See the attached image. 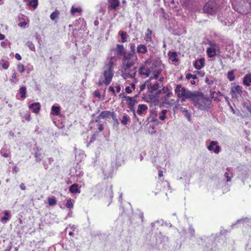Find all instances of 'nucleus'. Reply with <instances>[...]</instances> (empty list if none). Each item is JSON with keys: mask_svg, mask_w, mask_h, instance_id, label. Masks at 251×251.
<instances>
[{"mask_svg": "<svg viewBox=\"0 0 251 251\" xmlns=\"http://www.w3.org/2000/svg\"><path fill=\"white\" fill-rule=\"evenodd\" d=\"M123 57L122 68L125 72L128 71L134 66L138 60L136 53L129 52H126Z\"/></svg>", "mask_w": 251, "mask_h": 251, "instance_id": "nucleus-1", "label": "nucleus"}, {"mask_svg": "<svg viewBox=\"0 0 251 251\" xmlns=\"http://www.w3.org/2000/svg\"><path fill=\"white\" fill-rule=\"evenodd\" d=\"M196 95L197 100H194L193 101V104L196 107L201 111H204L210 107L211 104L204 100H201V98L203 97L202 93L197 91Z\"/></svg>", "mask_w": 251, "mask_h": 251, "instance_id": "nucleus-2", "label": "nucleus"}, {"mask_svg": "<svg viewBox=\"0 0 251 251\" xmlns=\"http://www.w3.org/2000/svg\"><path fill=\"white\" fill-rule=\"evenodd\" d=\"M208 44L209 46L206 49L207 55L209 58H213L220 53V46L215 42L208 40Z\"/></svg>", "mask_w": 251, "mask_h": 251, "instance_id": "nucleus-3", "label": "nucleus"}, {"mask_svg": "<svg viewBox=\"0 0 251 251\" xmlns=\"http://www.w3.org/2000/svg\"><path fill=\"white\" fill-rule=\"evenodd\" d=\"M197 91H191L186 88L182 87L180 84H177L175 89V92L178 98L182 96H186V98H192Z\"/></svg>", "mask_w": 251, "mask_h": 251, "instance_id": "nucleus-4", "label": "nucleus"}, {"mask_svg": "<svg viewBox=\"0 0 251 251\" xmlns=\"http://www.w3.org/2000/svg\"><path fill=\"white\" fill-rule=\"evenodd\" d=\"M218 9V5L217 4L215 1H211L204 4L203 11L204 13L213 15L216 13Z\"/></svg>", "mask_w": 251, "mask_h": 251, "instance_id": "nucleus-5", "label": "nucleus"}, {"mask_svg": "<svg viewBox=\"0 0 251 251\" xmlns=\"http://www.w3.org/2000/svg\"><path fill=\"white\" fill-rule=\"evenodd\" d=\"M154 237L155 238V245L158 248L163 247L169 240L168 237L164 235L160 231L155 233Z\"/></svg>", "mask_w": 251, "mask_h": 251, "instance_id": "nucleus-6", "label": "nucleus"}, {"mask_svg": "<svg viewBox=\"0 0 251 251\" xmlns=\"http://www.w3.org/2000/svg\"><path fill=\"white\" fill-rule=\"evenodd\" d=\"M161 92L159 90L154 92L149 93L148 102L153 103L155 106L158 105L160 102L159 97Z\"/></svg>", "mask_w": 251, "mask_h": 251, "instance_id": "nucleus-7", "label": "nucleus"}, {"mask_svg": "<svg viewBox=\"0 0 251 251\" xmlns=\"http://www.w3.org/2000/svg\"><path fill=\"white\" fill-rule=\"evenodd\" d=\"M237 177L243 185H245L249 177L248 169L247 167H239Z\"/></svg>", "mask_w": 251, "mask_h": 251, "instance_id": "nucleus-8", "label": "nucleus"}, {"mask_svg": "<svg viewBox=\"0 0 251 251\" xmlns=\"http://www.w3.org/2000/svg\"><path fill=\"white\" fill-rule=\"evenodd\" d=\"M214 237L211 236L209 237H207L204 239L207 244L206 245L207 251H215L218 249L217 244L215 242H213Z\"/></svg>", "mask_w": 251, "mask_h": 251, "instance_id": "nucleus-9", "label": "nucleus"}, {"mask_svg": "<svg viewBox=\"0 0 251 251\" xmlns=\"http://www.w3.org/2000/svg\"><path fill=\"white\" fill-rule=\"evenodd\" d=\"M103 75L104 78V83L107 86L110 83L113 77V71L106 69L104 71Z\"/></svg>", "mask_w": 251, "mask_h": 251, "instance_id": "nucleus-10", "label": "nucleus"}, {"mask_svg": "<svg viewBox=\"0 0 251 251\" xmlns=\"http://www.w3.org/2000/svg\"><path fill=\"white\" fill-rule=\"evenodd\" d=\"M207 148L209 151H213L215 153H218L221 150L218 143L215 141H210Z\"/></svg>", "mask_w": 251, "mask_h": 251, "instance_id": "nucleus-11", "label": "nucleus"}, {"mask_svg": "<svg viewBox=\"0 0 251 251\" xmlns=\"http://www.w3.org/2000/svg\"><path fill=\"white\" fill-rule=\"evenodd\" d=\"M113 50L116 52V54L119 58L123 56L126 53V50L124 45L122 44H117L116 48Z\"/></svg>", "mask_w": 251, "mask_h": 251, "instance_id": "nucleus-12", "label": "nucleus"}, {"mask_svg": "<svg viewBox=\"0 0 251 251\" xmlns=\"http://www.w3.org/2000/svg\"><path fill=\"white\" fill-rule=\"evenodd\" d=\"M241 224H242L244 226H247L251 227V218H243L238 220L235 223L232 224L231 226L233 227L236 225Z\"/></svg>", "mask_w": 251, "mask_h": 251, "instance_id": "nucleus-13", "label": "nucleus"}, {"mask_svg": "<svg viewBox=\"0 0 251 251\" xmlns=\"http://www.w3.org/2000/svg\"><path fill=\"white\" fill-rule=\"evenodd\" d=\"M242 92L241 86L237 85L231 88L230 93L232 98H236L237 95H241Z\"/></svg>", "mask_w": 251, "mask_h": 251, "instance_id": "nucleus-14", "label": "nucleus"}, {"mask_svg": "<svg viewBox=\"0 0 251 251\" xmlns=\"http://www.w3.org/2000/svg\"><path fill=\"white\" fill-rule=\"evenodd\" d=\"M34 156L35 157V160L36 162H38L42 160L43 158L42 154L43 152V149L41 148H39L37 147L36 148L34 149Z\"/></svg>", "mask_w": 251, "mask_h": 251, "instance_id": "nucleus-15", "label": "nucleus"}, {"mask_svg": "<svg viewBox=\"0 0 251 251\" xmlns=\"http://www.w3.org/2000/svg\"><path fill=\"white\" fill-rule=\"evenodd\" d=\"M162 65L161 61L157 60L153 62L149 68L151 70V72H157L158 70L162 71Z\"/></svg>", "mask_w": 251, "mask_h": 251, "instance_id": "nucleus-16", "label": "nucleus"}, {"mask_svg": "<svg viewBox=\"0 0 251 251\" xmlns=\"http://www.w3.org/2000/svg\"><path fill=\"white\" fill-rule=\"evenodd\" d=\"M122 98L125 99L127 101L128 107H134L137 103V101L133 97H131L126 95H124L122 97Z\"/></svg>", "mask_w": 251, "mask_h": 251, "instance_id": "nucleus-17", "label": "nucleus"}, {"mask_svg": "<svg viewBox=\"0 0 251 251\" xmlns=\"http://www.w3.org/2000/svg\"><path fill=\"white\" fill-rule=\"evenodd\" d=\"M108 9L109 10H116L120 5L119 0H108Z\"/></svg>", "mask_w": 251, "mask_h": 251, "instance_id": "nucleus-18", "label": "nucleus"}, {"mask_svg": "<svg viewBox=\"0 0 251 251\" xmlns=\"http://www.w3.org/2000/svg\"><path fill=\"white\" fill-rule=\"evenodd\" d=\"M29 108L35 114H38L41 109L40 103L38 102H35L29 105Z\"/></svg>", "mask_w": 251, "mask_h": 251, "instance_id": "nucleus-19", "label": "nucleus"}, {"mask_svg": "<svg viewBox=\"0 0 251 251\" xmlns=\"http://www.w3.org/2000/svg\"><path fill=\"white\" fill-rule=\"evenodd\" d=\"M204 59L203 58H201L199 60H196L194 62L193 66L195 69L198 70L201 69L204 66Z\"/></svg>", "mask_w": 251, "mask_h": 251, "instance_id": "nucleus-20", "label": "nucleus"}, {"mask_svg": "<svg viewBox=\"0 0 251 251\" xmlns=\"http://www.w3.org/2000/svg\"><path fill=\"white\" fill-rule=\"evenodd\" d=\"M3 216L0 218V221L2 224H5L11 219V214L9 211L6 210L3 211Z\"/></svg>", "mask_w": 251, "mask_h": 251, "instance_id": "nucleus-21", "label": "nucleus"}, {"mask_svg": "<svg viewBox=\"0 0 251 251\" xmlns=\"http://www.w3.org/2000/svg\"><path fill=\"white\" fill-rule=\"evenodd\" d=\"M243 84L247 87L251 85V74L248 73L246 74L243 77L242 80Z\"/></svg>", "mask_w": 251, "mask_h": 251, "instance_id": "nucleus-22", "label": "nucleus"}, {"mask_svg": "<svg viewBox=\"0 0 251 251\" xmlns=\"http://www.w3.org/2000/svg\"><path fill=\"white\" fill-rule=\"evenodd\" d=\"M151 73V69L146 68L145 66H141L139 69V74L142 75L149 76Z\"/></svg>", "mask_w": 251, "mask_h": 251, "instance_id": "nucleus-23", "label": "nucleus"}, {"mask_svg": "<svg viewBox=\"0 0 251 251\" xmlns=\"http://www.w3.org/2000/svg\"><path fill=\"white\" fill-rule=\"evenodd\" d=\"M159 84L157 82H155L153 85L150 83H149V85H148V90L149 93H151L152 92H154L155 91L159 90Z\"/></svg>", "mask_w": 251, "mask_h": 251, "instance_id": "nucleus-24", "label": "nucleus"}, {"mask_svg": "<svg viewBox=\"0 0 251 251\" xmlns=\"http://www.w3.org/2000/svg\"><path fill=\"white\" fill-rule=\"evenodd\" d=\"M105 196L109 197V202L107 206H109L112 201L113 194L112 191V185H110L109 187H107L106 189Z\"/></svg>", "mask_w": 251, "mask_h": 251, "instance_id": "nucleus-25", "label": "nucleus"}, {"mask_svg": "<svg viewBox=\"0 0 251 251\" xmlns=\"http://www.w3.org/2000/svg\"><path fill=\"white\" fill-rule=\"evenodd\" d=\"M61 107L57 104H53L51 108V113L53 116H58L60 113Z\"/></svg>", "mask_w": 251, "mask_h": 251, "instance_id": "nucleus-26", "label": "nucleus"}, {"mask_svg": "<svg viewBox=\"0 0 251 251\" xmlns=\"http://www.w3.org/2000/svg\"><path fill=\"white\" fill-rule=\"evenodd\" d=\"M180 2L183 7L191 8L193 6L194 0H180Z\"/></svg>", "mask_w": 251, "mask_h": 251, "instance_id": "nucleus-27", "label": "nucleus"}, {"mask_svg": "<svg viewBox=\"0 0 251 251\" xmlns=\"http://www.w3.org/2000/svg\"><path fill=\"white\" fill-rule=\"evenodd\" d=\"M187 234H189V238L190 240L193 241L194 239L196 238L195 230L193 227L192 225H190L187 229Z\"/></svg>", "mask_w": 251, "mask_h": 251, "instance_id": "nucleus-28", "label": "nucleus"}, {"mask_svg": "<svg viewBox=\"0 0 251 251\" xmlns=\"http://www.w3.org/2000/svg\"><path fill=\"white\" fill-rule=\"evenodd\" d=\"M148 52L147 46L144 44H140L137 47V52L139 54H146Z\"/></svg>", "mask_w": 251, "mask_h": 251, "instance_id": "nucleus-29", "label": "nucleus"}, {"mask_svg": "<svg viewBox=\"0 0 251 251\" xmlns=\"http://www.w3.org/2000/svg\"><path fill=\"white\" fill-rule=\"evenodd\" d=\"M69 191L73 194L80 193V191L78 184L77 183H74L71 185L69 187Z\"/></svg>", "mask_w": 251, "mask_h": 251, "instance_id": "nucleus-30", "label": "nucleus"}, {"mask_svg": "<svg viewBox=\"0 0 251 251\" xmlns=\"http://www.w3.org/2000/svg\"><path fill=\"white\" fill-rule=\"evenodd\" d=\"M164 221L163 219L158 220L151 224L152 230L157 229L158 228L164 225Z\"/></svg>", "mask_w": 251, "mask_h": 251, "instance_id": "nucleus-31", "label": "nucleus"}, {"mask_svg": "<svg viewBox=\"0 0 251 251\" xmlns=\"http://www.w3.org/2000/svg\"><path fill=\"white\" fill-rule=\"evenodd\" d=\"M148 109V106L144 104H140L138 105V109L137 113L138 115H142L144 112L146 111Z\"/></svg>", "mask_w": 251, "mask_h": 251, "instance_id": "nucleus-32", "label": "nucleus"}, {"mask_svg": "<svg viewBox=\"0 0 251 251\" xmlns=\"http://www.w3.org/2000/svg\"><path fill=\"white\" fill-rule=\"evenodd\" d=\"M169 59L174 62L178 61L177 53L175 51H169L168 53Z\"/></svg>", "mask_w": 251, "mask_h": 251, "instance_id": "nucleus-33", "label": "nucleus"}, {"mask_svg": "<svg viewBox=\"0 0 251 251\" xmlns=\"http://www.w3.org/2000/svg\"><path fill=\"white\" fill-rule=\"evenodd\" d=\"M116 165L117 166H119L121 165L122 163L124 161V157L122 155V153L118 152L117 153L116 156Z\"/></svg>", "mask_w": 251, "mask_h": 251, "instance_id": "nucleus-34", "label": "nucleus"}, {"mask_svg": "<svg viewBox=\"0 0 251 251\" xmlns=\"http://www.w3.org/2000/svg\"><path fill=\"white\" fill-rule=\"evenodd\" d=\"M118 34L121 37V43H124L127 41L128 35H127V33L126 31L120 30L119 31Z\"/></svg>", "mask_w": 251, "mask_h": 251, "instance_id": "nucleus-35", "label": "nucleus"}, {"mask_svg": "<svg viewBox=\"0 0 251 251\" xmlns=\"http://www.w3.org/2000/svg\"><path fill=\"white\" fill-rule=\"evenodd\" d=\"M25 1L27 2V5L34 9L37 7L38 5V0H25Z\"/></svg>", "mask_w": 251, "mask_h": 251, "instance_id": "nucleus-36", "label": "nucleus"}, {"mask_svg": "<svg viewBox=\"0 0 251 251\" xmlns=\"http://www.w3.org/2000/svg\"><path fill=\"white\" fill-rule=\"evenodd\" d=\"M236 71V69H233L229 71L227 73V78L230 81H232L235 80V77L234 73Z\"/></svg>", "mask_w": 251, "mask_h": 251, "instance_id": "nucleus-37", "label": "nucleus"}, {"mask_svg": "<svg viewBox=\"0 0 251 251\" xmlns=\"http://www.w3.org/2000/svg\"><path fill=\"white\" fill-rule=\"evenodd\" d=\"M161 93L166 94L167 97H171L173 96V93L171 92L167 86H163L161 89H160Z\"/></svg>", "mask_w": 251, "mask_h": 251, "instance_id": "nucleus-38", "label": "nucleus"}, {"mask_svg": "<svg viewBox=\"0 0 251 251\" xmlns=\"http://www.w3.org/2000/svg\"><path fill=\"white\" fill-rule=\"evenodd\" d=\"M19 91L21 98L22 100L25 99L26 98V87L25 86H22L20 88Z\"/></svg>", "mask_w": 251, "mask_h": 251, "instance_id": "nucleus-39", "label": "nucleus"}, {"mask_svg": "<svg viewBox=\"0 0 251 251\" xmlns=\"http://www.w3.org/2000/svg\"><path fill=\"white\" fill-rule=\"evenodd\" d=\"M112 112L110 111H101L100 114V117H101V119H105L109 118L110 116L111 117Z\"/></svg>", "mask_w": 251, "mask_h": 251, "instance_id": "nucleus-40", "label": "nucleus"}, {"mask_svg": "<svg viewBox=\"0 0 251 251\" xmlns=\"http://www.w3.org/2000/svg\"><path fill=\"white\" fill-rule=\"evenodd\" d=\"M82 12V9L80 7H76L74 6H72L70 12L72 15H75L76 13H81Z\"/></svg>", "mask_w": 251, "mask_h": 251, "instance_id": "nucleus-41", "label": "nucleus"}, {"mask_svg": "<svg viewBox=\"0 0 251 251\" xmlns=\"http://www.w3.org/2000/svg\"><path fill=\"white\" fill-rule=\"evenodd\" d=\"M48 202L50 206H53L57 203V201L54 196L49 197L48 198Z\"/></svg>", "mask_w": 251, "mask_h": 251, "instance_id": "nucleus-42", "label": "nucleus"}, {"mask_svg": "<svg viewBox=\"0 0 251 251\" xmlns=\"http://www.w3.org/2000/svg\"><path fill=\"white\" fill-rule=\"evenodd\" d=\"M130 121V117L127 115L124 114L121 120V123L123 125L126 126Z\"/></svg>", "mask_w": 251, "mask_h": 251, "instance_id": "nucleus-43", "label": "nucleus"}, {"mask_svg": "<svg viewBox=\"0 0 251 251\" xmlns=\"http://www.w3.org/2000/svg\"><path fill=\"white\" fill-rule=\"evenodd\" d=\"M151 79H152V77H150L148 80H147L144 83L140 86V91L139 93H140L141 92L143 91L146 88V86L148 87V85H149V83L150 82Z\"/></svg>", "mask_w": 251, "mask_h": 251, "instance_id": "nucleus-44", "label": "nucleus"}, {"mask_svg": "<svg viewBox=\"0 0 251 251\" xmlns=\"http://www.w3.org/2000/svg\"><path fill=\"white\" fill-rule=\"evenodd\" d=\"M152 30L150 28H148L147 32L145 34L146 41L147 42H151L152 41L151 38Z\"/></svg>", "mask_w": 251, "mask_h": 251, "instance_id": "nucleus-45", "label": "nucleus"}, {"mask_svg": "<svg viewBox=\"0 0 251 251\" xmlns=\"http://www.w3.org/2000/svg\"><path fill=\"white\" fill-rule=\"evenodd\" d=\"M170 97H167V96H165L161 98L162 100V105H167L166 107H169L171 105V102L169 100Z\"/></svg>", "mask_w": 251, "mask_h": 251, "instance_id": "nucleus-46", "label": "nucleus"}, {"mask_svg": "<svg viewBox=\"0 0 251 251\" xmlns=\"http://www.w3.org/2000/svg\"><path fill=\"white\" fill-rule=\"evenodd\" d=\"M137 68L136 67H134L132 70H128L127 75H128V77L133 78L135 77Z\"/></svg>", "mask_w": 251, "mask_h": 251, "instance_id": "nucleus-47", "label": "nucleus"}, {"mask_svg": "<svg viewBox=\"0 0 251 251\" xmlns=\"http://www.w3.org/2000/svg\"><path fill=\"white\" fill-rule=\"evenodd\" d=\"M181 111L184 115V116L187 118L188 121L191 120V116L188 110L185 108H182Z\"/></svg>", "mask_w": 251, "mask_h": 251, "instance_id": "nucleus-48", "label": "nucleus"}, {"mask_svg": "<svg viewBox=\"0 0 251 251\" xmlns=\"http://www.w3.org/2000/svg\"><path fill=\"white\" fill-rule=\"evenodd\" d=\"M60 12L58 10H55L50 15V18L51 20L54 21L59 15Z\"/></svg>", "mask_w": 251, "mask_h": 251, "instance_id": "nucleus-49", "label": "nucleus"}, {"mask_svg": "<svg viewBox=\"0 0 251 251\" xmlns=\"http://www.w3.org/2000/svg\"><path fill=\"white\" fill-rule=\"evenodd\" d=\"M168 111L166 109H163L161 111L159 119L161 121H164L166 118V114Z\"/></svg>", "mask_w": 251, "mask_h": 251, "instance_id": "nucleus-50", "label": "nucleus"}, {"mask_svg": "<svg viewBox=\"0 0 251 251\" xmlns=\"http://www.w3.org/2000/svg\"><path fill=\"white\" fill-rule=\"evenodd\" d=\"M111 118L114 121V126H118L119 125V123L118 122V120L116 117V113L114 112H112V114L111 115Z\"/></svg>", "mask_w": 251, "mask_h": 251, "instance_id": "nucleus-51", "label": "nucleus"}, {"mask_svg": "<svg viewBox=\"0 0 251 251\" xmlns=\"http://www.w3.org/2000/svg\"><path fill=\"white\" fill-rule=\"evenodd\" d=\"M193 96H194L192 98H186V96H182V97H180L179 99H181V102L185 101L186 100H187V99H190L193 102L194 100H197L196 94H194Z\"/></svg>", "mask_w": 251, "mask_h": 251, "instance_id": "nucleus-52", "label": "nucleus"}, {"mask_svg": "<svg viewBox=\"0 0 251 251\" xmlns=\"http://www.w3.org/2000/svg\"><path fill=\"white\" fill-rule=\"evenodd\" d=\"M25 45L29 48V49L32 51H35V48L34 45L30 41H28L26 42Z\"/></svg>", "mask_w": 251, "mask_h": 251, "instance_id": "nucleus-53", "label": "nucleus"}, {"mask_svg": "<svg viewBox=\"0 0 251 251\" xmlns=\"http://www.w3.org/2000/svg\"><path fill=\"white\" fill-rule=\"evenodd\" d=\"M232 5L237 12L240 13H244L245 11L244 9L242 7L241 8L240 6L238 7V6L235 5L234 3H232Z\"/></svg>", "mask_w": 251, "mask_h": 251, "instance_id": "nucleus-54", "label": "nucleus"}, {"mask_svg": "<svg viewBox=\"0 0 251 251\" xmlns=\"http://www.w3.org/2000/svg\"><path fill=\"white\" fill-rule=\"evenodd\" d=\"M18 71L21 73H23L25 71V68L23 64L19 63L17 66Z\"/></svg>", "mask_w": 251, "mask_h": 251, "instance_id": "nucleus-55", "label": "nucleus"}, {"mask_svg": "<svg viewBox=\"0 0 251 251\" xmlns=\"http://www.w3.org/2000/svg\"><path fill=\"white\" fill-rule=\"evenodd\" d=\"M1 61L2 62V63H0V65L1 66V67L3 69H4L5 70L7 69L9 66V63L7 62V61H5L4 60H2Z\"/></svg>", "mask_w": 251, "mask_h": 251, "instance_id": "nucleus-56", "label": "nucleus"}, {"mask_svg": "<svg viewBox=\"0 0 251 251\" xmlns=\"http://www.w3.org/2000/svg\"><path fill=\"white\" fill-rule=\"evenodd\" d=\"M129 48H130V51L129 52H132L133 53H136L135 51V44L134 43H131L129 44Z\"/></svg>", "mask_w": 251, "mask_h": 251, "instance_id": "nucleus-57", "label": "nucleus"}, {"mask_svg": "<svg viewBox=\"0 0 251 251\" xmlns=\"http://www.w3.org/2000/svg\"><path fill=\"white\" fill-rule=\"evenodd\" d=\"M66 206L68 208H72L74 206V204L71 201V199L70 198L67 200L66 203Z\"/></svg>", "mask_w": 251, "mask_h": 251, "instance_id": "nucleus-58", "label": "nucleus"}, {"mask_svg": "<svg viewBox=\"0 0 251 251\" xmlns=\"http://www.w3.org/2000/svg\"><path fill=\"white\" fill-rule=\"evenodd\" d=\"M186 78L187 80H189L191 78H193V79H196L197 78V75H192L190 73H187L186 75Z\"/></svg>", "mask_w": 251, "mask_h": 251, "instance_id": "nucleus-59", "label": "nucleus"}, {"mask_svg": "<svg viewBox=\"0 0 251 251\" xmlns=\"http://www.w3.org/2000/svg\"><path fill=\"white\" fill-rule=\"evenodd\" d=\"M162 71H160V70H158L157 72H153L154 73V76L152 77V79H157L159 78V76L161 73Z\"/></svg>", "mask_w": 251, "mask_h": 251, "instance_id": "nucleus-60", "label": "nucleus"}, {"mask_svg": "<svg viewBox=\"0 0 251 251\" xmlns=\"http://www.w3.org/2000/svg\"><path fill=\"white\" fill-rule=\"evenodd\" d=\"M114 62L110 59L109 62L107 65V70L113 71Z\"/></svg>", "mask_w": 251, "mask_h": 251, "instance_id": "nucleus-61", "label": "nucleus"}, {"mask_svg": "<svg viewBox=\"0 0 251 251\" xmlns=\"http://www.w3.org/2000/svg\"><path fill=\"white\" fill-rule=\"evenodd\" d=\"M246 251H251V239L249 240L246 246Z\"/></svg>", "mask_w": 251, "mask_h": 251, "instance_id": "nucleus-62", "label": "nucleus"}, {"mask_svg": "<svg viewBox=\"0 0 251 251\" xmlns=\"http://www.w3.org/2000/svg\"><path fill=\"white\" fill-rule=\"evenodd\" d=\"M93 95H94V97H96L97 98H100L101 97V94L99 90H95L93 93Z\"/></svg>", "mask_w": 251, "mask_h": 251, "instance_id": "nucleus-63", "label": "nucleus"}, {"mask_svg": "<svg viewBox=\"0 0 251 251\" xmlns=\"http://www.w3.org/2000/svg\"><path fill=\"white\" fill-rule=\"evenodd\" d=\"M26 121H29L31 120L30 115L29 113H26L23 118Z\"/></svg>", "mask_w": 251, "mask_h": 251, "instance_id": "nucleus-64", "label": "nucleus"}]
</instances>
